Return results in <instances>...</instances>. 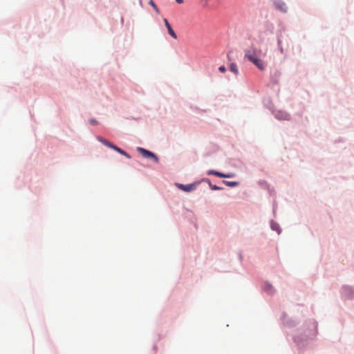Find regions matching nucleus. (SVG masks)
Masks as SVG:
<instances>
[{"instance_id": "obj_1", "label": "nucleus", "mask_w": 354, "mask_h": 354, "mask_svg": "<svg viewBox=\"0 0 354 354\" xmlns=\"http://www.w3.org/2000/svg\"><path fill=\"white\" fill-rule=\"evenodd\" d=\"M317 327L318 323L315 319H308L292 335V340L297 346L299 354H301L310 342L316 337L318 334Z\"/></svg>"}, {"instance_id": "obj_2", "label": "nucleus", "mask_w": 354, "mask_h": 354, "mask_svg": "<svg viewBox=\"0 0 354 354\" xmlns=\"http://www.w3.org/2000/svg\"><path fill=\"white\" fill-rule=\"evenodd\" d=\"M244 57L259 70L263 71L266 69V64L257 55L256 49L252 51L249 49L245 50Z\"/></svg>"}, {"instance_id": "obj_3", "label": "nucleus", "mask_w": 354, "mask_h": 354, "mask_svg": "<svg viewBox=\"0 0 354 354\" xmlns=\"http://www.w3.org/2000/svg\"><path fill=\"white\" fill-rule=\"evenodd\" d=\"M136 150L144 158L149 159L155 163L159 162L160 158L153 151L141 147H138Z\"/></svg>"}, {"instance_id": "obj_4", "label": "nucleus", "mask_w": 354, "mask_h": 354, "mask_svg": "<svg viewBox=\"0 0 354 354\" xmlns=\"http://www.w3.org/2000/svg\"><path fill=\"white\" fill-rule=\"evenodd\" d=\"M340 295L342 299H354V286L350 285H343L340 289Z\"/></svg>"}, {"instance_id": "obj_5", "label": "nucleus", "mask_w": 354, "mask_h": 354, "mask_svg": "<svg viewBox=\"0 0 354 354\" xmlns=\"http://www.w3.org/2000/svg\"><path fill=\"white\" fill-rule=\"evenodd\" d=\"M206 174L208 176L212 175L220 178H232L236 176L233 172L224 173L212 169L207 170Z\"/></svg>"}, {"instance_id": "obj_6", "label": "nucleus", "mask_w": 354, "mask_h": 354, "mask_svg": "<svg viewBox=\"0 0 354 354\" xmlns=\"http://www.w3.org/2000/svg\"><path fill=\"white\" fill-rule=\"evenodd\" d=\"M175 185H176V187L178 189H179L180 190H181L184 192H186V193H189L196 189V187L198 186V183L196 182V180H195L192 183L183 184V183H176Z\"/></svg>"}, {"instance_id": "obj_7", "label": "nucleus", "mask_w": 354, "mask_h": 354, "mask_svg": "<svg viewBox=\"0 0 354 354\" xmlns=\"http://www.w3.org/2000/svg\"><path fill=\"white\" fill-rule=\"evenodd\" d=\"M287 316L286 313L283 312L281 316V320L283 322L284 326L292 328L297 326L299 324V320L296 318H290L286 321V317Z\"/></svg>"}, {"instance_id": "obj_8", "label": "nucleus", "mask_w": 354, "mask_h": 354, "mask_svg": "<svg viewBox=\"0 0 354 354\" xmlns=\"http://www.w3.org/2000/svg\"><path fill=\"white\" fill-rule=\"evenodd\" d=\"M274 118L280 121L286 120L289 121L291 119L290 115L283 111V110H279L274 113Z\"/></svg>"}, {"instance_id": "obj_9", "label": "nucleus", "mask_w": 354, "mask_h": 354, "mask_svg": "<svg viewBox=\"0 0 354 354\" xmlns=\"http://www.w3.org/2000/svg\"><path fill=\"white\" fill-rule=\"evenodd\" d=\"M273 4L276 10H279L283 13L288 12V7L283 0H273Z\"/></svg>"}, {"instance_id": "obj_10", "label": "nucleus", "mask_w": 354, "mask_h": 354, "mask_svg": "<svg viewBox=\"0 0 354 354\" xmlns=\"http://www.w3.org/2000/svg\"><path fill=\"white\" fill-rule=\"evenodd\" d=\"M96 139H97V141L101 142L103 145L106 146V147H108L109 149H111L113 150V149H115V147L116 145L114 144L113 142H111L109 140L103 138L102 136H96Z\"/></svg>"}, {"instance_id": "obj_11", "label": "nucleus", "mask_w": 354, "mask_h": 354, "mask_svg": "<svg viewBox=\"0 0 354 354\" xmlns=\"http://www.w3.org/2000/svg\"><path fill=\"white\" fill-rule=\"evenodd\" d=\"M163 22L165 24V27L167 29L168 34L174 39H177V34L174 30L171 24L168 21L167 18H163Z\"/></svg>"}, {"instance_id": "obj_12", "label": "nucleus", "mask_w": 354, "mask_h": 354, "mask_svg": "<svg viewBox=\"0 0 354 354\" xmlns=\"http://www.w3.org/2000/svg\"><path fill=\"white\" fill-rule=\"evenodd\" d=\"M280 76H281V73L279 71H276L274 73L271 74L270 80V84H272L273 86L277 85L279 82Z\"/></svg>"}, {"instance_id": "obj_13", "label": "nucleus", "mask_w": 354, "mask_h": 354, "mask_svg": "<svg viewBox=\"0 0 354 354\" xmlns=\"http://www.w3.org/2000/svg\"><path fill=\"white\" fill-rule=\"evenodd\" d=\"M270 227L272 231L276 232L278 234H280L282 232V230H281L279 224L277 221H274L273 219H271L270 221Z\"/></svg>"}, {"instance_id": "obj_14", "label": "nucleus", "mask_w": 354, "mask_h": 354, "mask_svg": "<svg viewBox=\"0 0 354 354\" xmlns=\"http://www.w3.org/2000/svg\"><path fill=\"white\" fill-rule=\"evenodd\" d=\"M263 290L270 295H272L274 293V288L268 281H266L263 284Z\"/></svg>"}, {"instance_id": "obj_15", "label": "nucleus", "mask_w": 354, "mask_h": 354, "mask_svg": "<svg viewBox=\"0 0 354 354\" xmlns=\"http://www.w3.org/2000/svg\"><path fill=\"white\" fill-rule=\"evenodd\" d=\"M113 150L115 151L116 152H118V153H120V155L124 156L129 159L131 158V156L127 151H126L123 149L119 147L118 145H115V149H113Z\"/></svg>"}, {"instance_id": "obj_16", "label": "nucleus", "mask_w": 354, "mask_h": 354, "mask_svg": "<svg viewBox=\"0 0 354 354\" xmlns=\"http://www.w3.org/2000/svg\"><path fill=\"white\" fill-rule=\"evenodd\" d=\"M221 183L229 187H235L240 184L239 181H229L226 180H222Z\"/></svg>"}, {"instance_id": "obj_17", "label": "nucleus", "mask_w": 354, "mask_h": 354, "mask_svg": "<svg viewBox=\"0 0 354 354\" xmlns=\"http://www.w3.org/2000/svg\"><path fill=\"white\" fill-rule=\"evenodd\" d=\"M279 30L277 31V39L282 38V32L286 31V27L282 22L279 24Z\"/></svg>"}, {"instance_id": "obj_18", "label": "nucleus", "mask_w": 354, "mask_h": 354, "mask_svg": "<svg viewBox=\"0 0 354 354\" xmlns=\"http://www.w3.org/2000/svg\"><path fill=\"white\" fill-rule=\"evenodd\" d=\"M229 69L234 75H236L239 74V68L237 64L235 62H232L230 63Z\"/></svg>"}, {"instance_id": "obj_19", "label": "nucleus", "mask_w": 354, "mask_h": 354, "mask_svg": "<svg viewBox=\"0 0 354 354\" xmlns=\"http://www.w3.org/2000/svg\"><path fill=\"white\" fill-rule=\"evenodd\" d=\"M149 4L153 8V10L157 14H160V9L158 8V6L156 5L153 0H149Z\"/></svg>"}, {"instance_id": "obj_20", "label": "nucleus", "mask_w": 354, "mask_h": 354, "mask_svg": "<svg viewBox=\"0 0 354 354\" xmlns=\"http://www.w3.org/2000/svg\"><path fill=\"white\" fill-rule=\"evenodd\" d=\"M190 109L197 113H207V109H201L199 107L194 105H190Z\"/></svg>"}, {"instance_id": "obj_21", "label": "nucleus", "mask_w": 354, "mask_h": 354, "mask_svg": "<svg viewBox=\"0 0 354 354\" xmlns=\"http://www.w3.org/2000/svg\"><path fill=\"white\" fill-rule=\"evenodd\" d=\"M196 182L198 183V185H199L202 183H206L208 184L209 187L210 186V184H212V182L209 178H202L200 180H196Z\"/></svg>"}, {"instance_id": "obj_22", "label": "nucleus", "mask_w": 354, "mask_h": 354, "mask_svg": "<svg viewBox=\"0 0 354 354\" xmlns=\"http://www.w3.org/2000/svg\"><path fill=\"white\" fill-rule=\"evenodd\" d=\"M209 189L212 191H221L224 189V187L212 183L210 184Z\"/></svg>"}, {"instance_id": "obj_23", "label": "nucleus", "mask_w": 354, "mask_h": 354, "mask_svg": "<svg viewBox=\"0 0 354 354\" xmlns=\"http://www.w3.org/2000/svg\"><path fill=\"white\" fill-rule=\"evenodd\" d=\"M278 49L281 53H283V48L281 46L282 40L280 38L277 39Z\"/></svg>"}, {"instance_id": "obj_24", "label": "nucleus", "mask_w": 354, "mask_h": 354, "mask_svg": "<svg viewBox=\"0 0 354 354\" xmlns=\"http://www.w3.org/2000/svg\"><path fill=\"white\" fill-rule=\"evenodd\" d=\"M88 123L91 125L95 126V125L98 124L99 122H98V121L95 118H90L88 120Z\"/></svg>"}, {"instance_id": "obj_25", "label": "nucleus", "mask_w": 354, "mask_h": 354, "mask_svg": "<svg viewBox=\"0 0 354 354\" xmlns=\"http://www.w3.org/2000/svg\"><path fill=\"white\" fill-rule=\"evenodd\" d=\"M218 69V71L221 73H224L227 71V68L224 65L220 66Z\"/></svg>"}, {"instance_id": "obj_26", "label": "nucleus", "mask_w": 354, "mask_h": 354, "mask_svg": "<svg viewBox=\"0 0 354 354\" xmlns=\"http://www.w3.org/2000/svg\"><path fill=\"white\" fill-rule=\"evenodd\" d=\"M259 184L260 185H266V187H267L268 189H269V184H268V183H267V181H266V180H259Z\"/></svg>"}, {"instance_id": "obj_27", "label": "nucleus", "mask_w": 354, "mask_h": 354, "mask_svg": "<svg viewBox=\"0 0 354 354\" xmlns=\"http://www.w3.org/2000/svg\"><path fill=\"white\" fill-rule=\"evenodd\" d=\"M232 53V50L228 51V53L227 54V58L228 60H232V57L231 56Z\"/></svg>"}, {"instance_id": "obj_28", "label": "nucleus", "mask_w": 354, "mask_h": 354, "mask_svg": "<svg viewBox=\"0 0 354 354\" xmlns=\"http://www.w3.org/2000/svg\"><path fill=\"white\" fill-rule=\"evenodd\" d=\"M239 259L241 261L243 259V254L241 251L239 252Z\"/></svg>"}, {"instance_id": "obj_29", "label": "nucleus", "mask_w": 354, "mask_h": 354, "mask_svg": "<svg viewBox=\"0 0 354 354\" xmlns=\"http://www.w3.org/2000/svg\"><path fill=\"white\" fill-rule=\"evenodd\" d=\"M126 119L127 120H137L138 118H135V117H127Z\"/></svg>"}, {"instance_id": "obj_30", "label": "nucleus", "mask_w": 354, "mask_h": 354, "mask_svg": "<svg viewBox=\"0 0 354 354\" xmlns=\"http://www.w3.org/2000/svg\"><path fill=\"white\" fill-rule=\"evenodd\" d=\"M268 30L270 31V32H273L274 26L272 24H271V27H270V28H268Z\"/></svg>"}, {"instance_id": "obj_31", "label": "nucleus", "mask_w": 354, "mask_h": 354, "mask_svg": "<svg viewBox=\"0 0 354 354\" xmlns=\"http://www.w3.org/2000/svg\"><path fill=\"white\" fill-rule=\"evenodd\" d=\"M175 1H176V2L177 3H178V4H181V3H183V0H175Z\"/></svg>"}, {"instance_id": "obj_32", "label": "nucleus", "mask_w": 354, "mask_h": 354, "mask_svg": "<svg viewBox=\"0 0 354 354\" xmlns=\"http://www.w3.org/2000/svg\"><path fill=\"white\" fill-rule=\"evenodd\" d=\"M156 349H157V344H153V350L154 351H156Z\"/></svg>"}, {"instance_id": "obj_33", "label": "nucleus", "mask_w": 354, "mask_h": 354, "mask_svg": "<svg viewBox=\"0 0 354 354\" xmlns=\"http://www.w3.org/2000/svg\"><path fill=\"white\" fill-rule=\"evenodd\" d=\"M275 210H276V207H275L274 205H273V212H274V214L275 213Z\"/></svg>"}, {"instance_id": "obj_34", "label": "nucleus", "mask_w": 354, "mask_h": 354, "mask_svg": "<svg viewBox=\"0 0 354 354\" xmlns=\"http://www.w3.org/2000/svg\"><path fill=\"white\" fill-rule=\"evenodd\" d=\"M140 5L142 7V0H139Z\"/></svg>"}, {"instance_id": "obj_35", "label": "nucleus", "mask_w": 354, "mask_h": 354, "mask_svg": "<svg viewBox=\"0 0 354 354\" xmlns=\"http://www.w3.org/2000/svg\"><path fill=\"white\" fill-rule=\"evenodd\" d=\"M268 189V191H269V192H270V194H271V192H274V189L270 190V188H269V189Z\"/></svg>"}, {"instance_id": "obj_36", "label": "nucleus", "mask_w": 354, "mask_h": 354, "mask_svg": "<svg viewBox=\"0 0 354 354\" xmlns=\"http://www.w3.org/2000/svg\"><path fill=\"white\" fill-rule=\"evenodd\" d=\"M268 189V191H269V192H270V194H271V192H274V189L270 190V188H269V189Z\"/></svg>"}, {"instance_id": "obj_37", "label": "nucleus", "mask_w": 354, "mask_h": 354, "mask_svg": "<svg viewBox=\"0 0 354 354\" xmlns=\"http://www.w3.org/2000/svg\"><path fill=\"white\" fill-rule=\"evenodd\" d=\"M121 22L123 23L124 22V18L123 17H121Z\"/></svg>"}, {"instance_id": "obj_38", "label": "nucleus", "mask_w": 354, "mask_h": 354, "mask_svg": "<svg viewBox=\"0 0 354 354\" xmlns=\"http://www.w3.org/2000/svg\"><path fill=\"white\" fill-rule=\"evenodd\" d=\"M160 339V335H158V339Z\"/></svg>"}]
</instances>
